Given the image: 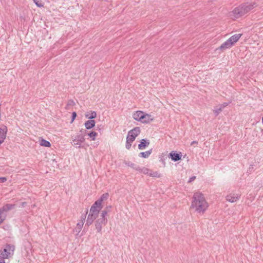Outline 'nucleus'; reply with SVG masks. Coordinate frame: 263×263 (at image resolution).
I'll return each mask as SVG.
<instances>
[{
	"instance_id": "obj_1",
	"label": "nucleus",
	"mask_w": 263,
	"mask_h": 263,
	"mask_svg": "<svg viewBox=\"0 0 263 263\" xmlns=\"http://www.w3.org/2000/svg\"><path fill=\"white\" fill-rule=\"evenodd\" d=\"M256 6V3L255 2L243 3L235 8L230 13V16L233 19L239 18L250 12Z\"/></svg>"
},
{
	"instance_id": "obj_2",
	"label": "nucleus",
	"mask_w": 263,
	"mask_h": 263,
	"mask_svg": "<svg viewBox=\"0 0 263 263\" xmlns=\"http://www.w3.org/2000/svg\"><path fill=\"white\" fill-rule=\"evenodd\" d=\"M192 208L198 213L204 212L208 206V204L202 194L196 192L194 194Z\"/></svg>"
},
{
	"instance_id": "obj_3",
	"label": "nucleus",
	"mask_w": 263,
	"mask_h": 263,
	"mask_svg": "<svg viewBox=\"0 0 263 263\" xmlns=\"http://www.w3.org/2000/svg\"><path fill=\"white\" fill-rule=\"evenodd\" d=\"M242 34H236L231 36L228 40L222 43L218 48L221 50H224L230 48L241 37Z\"/></svg>"
},
{
	"instance_id": "obj_4",
	"label": "nucleus",
	"mask_w": 263,
	"mask_h": 263,
	"mask_svg": "<svg viewBox=\"0 0 263 263\" xmlns=\"http://www.w3.org/2000/svg\"><path fill=\"white\" fill-rule=\"evenodd\" d=\"M108 196L109 195L108 193H105L102 195L100 198L95 201V202L92 205L90 209V212L92 214L95 212H99L103 208V201L107 200Z\"/></svg>"
},
{
	"instance_id": "obj_5",
	"label": "nucleus",
	"mask_w": 263,
	"mask_h": 263,
	"mask_svg": "<svg viewBox=\"0 0 263 263\" xmlns=\"http://www.w3.org/2000/svg\"><path fill=\"white\" fill-rule=\"evenodd\" d=\"M106 215H96V221L95 222L96 228L98 233H100L103 226H105L107 222Z\"/></svg>"
},
{
	"instance_id": "obj_6",
	"label": "nucleus",
	"mask_w": 263,
	"mask_h": 263,
	"mask_svg": "<svg viewBox=\"0 0 263 263\" xmlns=\"http://www.w3.org/2000/svg\"><path fill=\"white\" fill-rule=\"evenodd\" d=\"M84 132H85V130L82 129L80 131V133H78L77 135L71 137V143L73 145H79V147H80V145L85 142V139L84 138V135L83 134Z\"/></svg>"
},
{
	"instance_id": "obj_7",
	"label": "nucleus",
	"mask_w": 263,
	"mask_h": 263,
	"mask_svg": "<svg viewBox=\"0 0 263 263\" xmlns=\"http://www.w3.org/2000/svg\"><path fill=\"white\" fill-rule=\"evenodd\" d=\"M14 250V247L10 244H7L3 251L1 252V257L2 259L8 258L13 254Z\"/></svg>"
},
{
	"instance_id": "obj_8",
	"label": "nucleus",
	"mask_w": 263,
	"mask_h": 263,
	"mask_svg": "<svg viewBox=\"0 0 263 263\" xmlns=\"http://www.w3.org/2000/svg\"><path fill=\"white\" fill-rule=\"evenodd\" d=\"M86 215H84L82 216L81 220L78 222L76 227L73 230V233L75 234L77 238L82 236V234L79 235V233L83 227Z\"/></svg>"
},
{
	"instance_id": "obj_9",
	"label": "nucleus",
	"mask_w": 263,
	"mask_h": 263,
	"mask_svg": "<svg viewBox=\"0 0 263 263\" xmlns=\"http://www.w3.org/2000/svg\"><path fill=\"white\" fill-rule=\"evenodd\" d=\"M240 196L241 195L239 194L232 193L228 195L226 198L227 201L233 203L238 200L240 198Z\"/></svg>"
},
{
	"instance_id": "obj_10",
	"label": "nucleus",
	"mask_w": 263,
	"mask_h": 263,
	"mask_svg": "<svg viewBox=\"0 0 263 263\" xmlns=\"http://www.w3.org/2000/svg\"><path fill=\"white\" fill-rule=\"evenodd\" d=\"M7 132V128L6 126H4L3 127H0V145L4 141L6 134Z\"/></svg>"
},
{
	"instance_id": "obj_11",
	"label": "nucleus",
	"mask_w": 263,
	"mask_h": 263,
	"mask_svg": "<svg viewBox=\"0 0 263 263\" xmlns=\"http://www.w3.org/2000/svg\"><path fill=\"white\" fill-rule=\"evenodd\" d=\"M169 158H170L174 161H177L181 159V155L179 154L175 153L174 151H172L169 154Z\"/></svg>"
},
{
	"instance_id": "obj_12",
	"label": "nucleus",
	"mask_w": 263,
	"mask_h": 263,
	"mask_svg": "<svg viewBox=\"0 0 263 263\" xmlns=\"http://www.w3.org/2000/svg\"><path fill=\"white\" fill-rule=\"evenodd\" d=\"M15 205L13 204H7L3 206L0 209V214H3L4 212H7L12 209Z\"/></svg>"
},
{
	"instance_id": "obj_13",
	"label": "nucleus",
	"mask_w": 263,
	"mask_h": 263,
	"mask_svg": "<svg viewBox=\"0 0 263 263\" xmlns=\"http://www.w3.org/2000/svg\"><path fill=\"white\" fill-rule=\"evenodd\" d=\"M149 144V141L148 140L143 139L141 140L140 144L138 145V148L142 150L145 148Z\"/></svg>"
},
{
	"instance_id": "obj_14",
	"label": "nucleus",
	"mask_w": 263,
	"mask_h": 263,
	"mask_svg": "<svg viewBox=\"0 0 263 263\" xmlns=\"http://www.w3.org/2000/svg\"><path fill=\"white\" fill-rule=\"evenodd\" d=\"M96 122L93 120H89L85 123V127L86 129H89L95 126Z\"/></svg>"
},
{
	"instance_id": "obj_15",
	"label": "nucleus",
	"mask_w": 263,
	"mask_h": 263,
	"mask_svg": "<svg viewBox=\"0 0 263 263\" xmlns=\"http://www.w3.org/2000/svg\"><path fill=\"white\" fill-rule=\"evenodd\" d=\"M128 133H129V134L134 136L135 138H136V137L138 136L140 133V128L139 127H136L129 131Z\"/></svg>"
},
{
	"instance_id": "obj_16",
	"label": "nucleus",
	"mask_w": 263,
	"mask_h": 263,
	"mask_svg": "<svg viewBox=\"0 0 263 263\" xmlns=\"http://www.w3.org/2000/svg\"><path fill=\"white\" fill-rule=\"evenodd\" d=\"M96 218V215H88L87 219L86 220V225H90L94 219Z\"/></svg>"
},
{
	"instance_id": "obj_17",
	"label": "nucleus",
	"mask_w": 263,
	"mask_h": 263,
	"mask_svg": "<svg viewBox=\"0 0 263 263\" xmlns=\"http://www.w3.org/2000/svg\"><path fill=\"white\" fill-rule=\"evenodd\" d=\"M125 164L126 165L133 168L134 170H135V171H138L139 167H140L139 165H137V164L133 163L130 161L125 162Z\"/></svg>"
},
{
	"instance_id": "obj_18",
	"label": "nucleus",
	"mask_w": 263,
	"mask_h": 263,
	"mask_svg": "<svg viewBox=\"0 0 263 263\" xmlns=\"http://www.w3.org/2000/svg\"><path fill=\"white\" fill-rule=\"evenodd\" d=\"M152 149H150L149 151H146L144 152L140 153L139 156L140 157H142L144 158H147L149 156V155L152 154Z\"/></svg>"
},
{
	"instance_id": "obj_19",
	"label": "nucleus",
	"mask_w": 263,
	"mask_h": 263,
	"mask_svg": "<svg viewBox=\"0 0 263 263\" xmlns=\"http://www.w3.org/2000/svg\"><path fill=\"white\" fill-rule=\"evenodd\" d=\"M151 171V170H150L148 168L145 167H139V170L138 172L140 173L146 174L149 176Z\"/></svg>"
},
{
	"instance_id": "obj_20",
	"label": "nucleus",
	"mask_w": 263,
	"mask_h": 263,
	"mask_svg": "<svg viewBox=\"0 0 263 263\" xmlns=\"http://www.w3.org/2000/svg\"><path fill=\"white\" fill-rule=\"evenodd\" d=\"M153 120H154V118L152 117L151 115L147 114H145V115L144 117V119L143 120L142 123H148L151 122V121H153Z\"/></svg>"
},
{
	"instance_id": "obj_21",
	"label": "nucleus",
	"mask_w": 263,
	"mask_h": 263,
	"mask_svg": "<svg viewBox=\"0 0 263 263\" xmlns=\"http://www.w3.org/2000/svg\"><path fill=\"white\" fill-rule=\"evenodd\" d=\"M142 114V111H137L135 113H134L133 117V118L136 120V121H140V116Z\"/></svg>"
},
{
	"instance_id": "obj_22",
	"label": "nucleus",
	"mask_w": 263,
	"mask_h": 263,
	"mask_svg": "<svg viewBox=\"0 0 263 263\" xmlns=\"http://www.w3.org/2000/svg\"><path fill=\"white\" fill-rule=\"evenodd\" d=\"M40 144L41 146L48 147H50L51 145V144L49 141L43 139H42L41 140H40Z\"/></svg>"
},
{
	"instance_id": "obj_23",
	"label": "nucleus",
	"mask_w": 263,
	"mask_h": 263,
	"mask_svg": "<svg viewBox=\"0 0 263 263\" xmlns=\"http://www.w3.org/2000/svg\"><path fill=\"white\" fill-rule=\"evenodd\" d=\"M222 109L223 108L220 106V105L215 108V109L213 110V111L215 116H217Z\"/></svg>"
},
{
	"instance_id": "obj_24",
	"label": "nucleus",
	"mask_w": 263,
	"mask_h": 263,
	"mask_svg": "<svg viewBox=\"0 0 263 263\" xmlns=\"http://www.w3.org/2000/svg\"><path fill=\"white\" fill-rule=\"evenodd\" d=\"M87 135L90 138H91V140H95L98 135V134L95 132H91L89 133H88Z\"/></svg>"
},
{
	"instance_id": "obj_25",
	"label": "nucleus",
	"mask_w": 263,
	"mask_h": 263,
	"mask_svg": "<svg viewBox=\"0 0 263 263\" xmlns=\"http://www.w3.org/2000/svg\"><path fill=\"white\" fill-rule=\"evenodd\" d=\"M135 139H136V138L134 137V136H133V135L129 134V133H128V134H127V136L126 137V140L128 141L133 142L135 140Z\"/></svg>"
},
{
	"instance_id": "obj_26",
	"label": "nucleus",
	"mask_w": 263,
	"mask_h": 263,
	"mask_svg": "<svg viewBox=\"0 0 263 263\" xmlns=\"http://www.w3.org/2000/svg\"><path fill=\"white\" fill-rule=\"evenodd\" d=\"M149 176L151 177H160V174L158 173V172H153L152 171H151V172L149 174Z\"/></svg>"
},
{
	"instance_id": "obj_27",
	"label": "nucleus",
	"mask_w": 263,
	"mask_h": 263,
	"mask_svg": "<svg viewBox=\"0 0 263 263\" xmlns=\"http://www.w3.org/2000/svg\"><path fill=\"white\" fill-rule=\"evenodd\" d=\"M34 3L38 7H43L44 5L41 0H33Z\"/></svg>"
},
{
	"instance_id": "obj_28",
	"label": "nucleus",
	"mask_w": 263,
	"mask_h": 263,
	"mask_svg": "<svg viewBox=\"0 0 263 263\" xmlns=\"http://www.w3.org/2000/svg\"><path fill=\"white\" fill-rule=\"evenodd\" d=\"M86 117L89 119L92 120L93 119L97 117V113L95 111H93L91 112L90 116L88 117V116L86 115Z\"/></svg>"
},
{
	"instance_id": "obj_29",
	"label": "nucleus",
	"mask_w": 263,
	"mask_h": 263,
	"mask_svg": "<svg viewBox=\"0 0 263 263\" xmlns=\"http://www.w3.org/2000/svg\"><path fill=\"white\" fill-rule=\"evenodd\" d=\"M111 208V206H107L106 209L102 211V214H107V213L110 212L109 209Z\"/></svg>"
},
{
	"instance_id": "obj_30",
	"label": "nucleus",
	"mask_w": 263,
	"mask_h": 263,
	"mask_svg": "<svg viewBox=\"0 0 263 263\" xmlns=\"http://www.w3.org/2000/svg\"><path fill=\"white\" fill-rule=\"evenodd\" d=\"M133 142H129V141H128L127 140H126V145H125V147L127 149H129L131 147V146H132V143Z\"/></svg>"
},
{
	"instance_id": "obj_31",
	"label": "nucleus",
	"mask_w": 263,
	"mask_h": 263,
	"mask_svg": "<svg viewBox=\"0 0 263 263\" xmlns=\"http://www.w3.org/2000/svg\"><path fill=\"white\" fill-rule=\"evenodd\" d=\"M6 218V215H0V224Z\"/></svg>"
},
{
	"instance_id": "obj_32",
	"label": "nucleus",
	"mask_w": 263,
	"mask_h": 263,
	"mask_svg": "<svg viewBox=\"0 0 263 263\" xmlns=\"http://www.w3.org/2000/svg\"><path fill=\"white\" fill-rule=\"evenodd\" d=\"M230 102H224L221 104H220V106L223 109L224 107L229 105Z\"/></svg>"
},
{
	"instance_id": "obj_33",
	"label": "nucleus",
	"mask_w": 263,
	"mask_h": 263,
	"mask_svg": "<svg viewBox=\"0 0 263 263\" xmlns=\"http://www.w3.org/2000/svg\"><path fill=\"white\" fill-rule=\"evenodd\" d=\"M145 114H144L143 111H142V114L140 116V120L139 121H141L142 123L143 121V120L144 119V117H145Z\"/></svg>"
},
{
	"instance_id": "obj_34",
	"label": "nucleus",
	"mask_w": 263,
	"mask_h": 263,
	"mask_svg": "<svg viewBox=\"0 0 263 263\" xmlns=\"http://www.w3.org/2000/svg\"><path fill=\"white\" fill-rule=\"evenodd\" d=\"M7 181V178L3 177H0V182L3 183Z\"/></svg>"
},
{
	"instance_id": "obj_35",
	"label": "nucleus",
	"mask_w": 263,
	"mask_h": 263,
	"mask_svg": "<svg viewBox=\"0 0 263 263\" xmlns=\"http://www.w3.org/2000/svg\"><path fill=\"white\" fill-rule=\"evenodd\" d=\"M195 179H196V176H192V177H191L189 179V181H188V182H189V183H190V182H192L193 181H194Z\"/></svg>"
},
{
	"instance_id": "obj_36",
	"label": "nucleus",
	"mask_w": 263,
	"mask_h": 263,
	"mask_svg": "<svg viewBox=\"0 0 263 263\" xmlns=\"http://www.w3.org/2000/svg\"><path fill=\"white\" fill-rule=\"evenodd\" d=\"M77 116V114L76 112H73L72 114V121H73Z\"/></svg>"
},
{
	"instance_id": "obj_37",
	"label": "nucleus",
	"mask_w": 263,
	"mask_h": 263,
	"mask_svg": "<svg viewBox=\"0 0 263 263\" xmlns=\"http://www.w3.org/2000/svg\"><path fill=\"white\" fill-rule=\"evenodd\" d=\"M26 204V202H22L21 203V206L22 207H24Z\"/></svg>"
},
{
	"instance_id": "obj_38",
	"label": "nucleus",
	"mask_w": 263,
	"mask_h": 263,
	"mask_svg": "<svg viewBox=\"0 0 263 263\" xmlns=\"http://www.w3.org/2000/svg\"><path fill=\"white\" fill-rule=\"evenodd\" d=\"M197 143H198V142H197V141H193V142L191 143V145H193V144H197Z\"/></svg>"
},
{
	"instance_id": "obj_39",
	"label": "nucleus",
	"mask_w": 263,
	"mask_h": 263,
	"mask_svg": "<svg viewBox=\"0 0 263 263\" xmlns=\"http://www.w3.org/2000/svg\"><path fill=\"white\" fill-rule=\"evenodd\" d=\"M0 261H1L0 263H5L4 260L1 258H0Z\"/></svg>"
},
{
	"instance_id": "obj_40",
	"label": "nucleus",
	"mask_w": 263,
	"mask_h": 263,
	"mask_svg": "<svg viewBox=\"0 0 263 263\" xmlns=\"http://www.w3.org/2000/svg\"><path fill=\"white\" fill-rule=\"evenodd\" d=\"M262 123H263V116H262Z\"/></svg>"
},
{
	"instance_id": "obj_41",
	"label": "nucleus",
	"mask_w": 263,
	"mask_h": 263,
	"mask_svg": "<svg viewBox=\"0 0 263 263\" xmlns=\"http://www.w3.org/2000/svg\"><path fill=\"white\" fill-rule=\"evenodd\" d=\"M87 213H88V210H87L86 212V214H87Z\"/></svg>"
},
{
	"instance_id": "obj_42",
	"label": "nucleus",
	"mask_w": 263,
	"mask_h": 263,
	"mask_svg": "<svg viewBox=\"0 0 263 263\" xmlns=\"http://www.w3.org/2000/svg\"><path fill=\"white\" fill-rule=\"evenodd\" d=\"M0 262H1V261H0Z\"/></svg>"
}]
</instances>
